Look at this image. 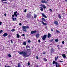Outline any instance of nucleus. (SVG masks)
I'll return each mask as SVG.
<instances>
[{
  "instance_id": "obj_1",
  "label": "nucleus",
  "mask_w": 67,
  "mask_h": 67,
  "mask_svg": "<svg viewBox=\"0 0 67 67\" xmlns=\"http://www.w3.org/2000/svg\"><path fill=\"white\" fill-rule=\"evenodd\" d=\"M18 53H19L20 55H22L24 57H25V56H26L27 55V53L26 52H25L24 51H23L22 52H18Z\"/></svg>"
},
{
  "instance_id": "obj_2",
  "label": "nucleus",
  "mask_w": 67,
  "mask_h": 67,
  "mask_svg": "<svg viewBox=\"0 0 67 67\" xmlns=\"http://www.w3.org/2000/svg\"><path fill=\"white\" fill-rule=\"evenodd\" d=\"M23 30H24V29H29V27L28 26H23L22 27Z\"/></svg>"
},
{
  "instance_id": "obj_3",
  "label": "nucleus",
  "mask_w": 67,
  "mask_h": 67,
  "mask_svg": "<svg viewBox=\"0 0 67 67\" xmlns=\"http://www.w3.org/2000/svg\"><path fill=\"white\" fill-rule=\"evenodd\" d=\"M47 36V35H44L42 37V40H45V39L46 38V37Z\"/></svg>"
},
{
  "instance_id": "obj_4",
  "label": "nucleus",
  "mask_w": 67,
  "mask_h": 67,
  "mask_svg": "<svg viewBox=\"0 0 67 67\" xmlns=\"http://www.w3.org/2000/svg\"><path fill=\"white\" fill-rule=\"evenodd\" d=\"M41 2L42 3H48L46 1H45V0H42L41 1Z\"/></svg>"
},
{
  "instance_id": "obj_5",
  "label": "nucleus",
  "mask_w": 67,
  "mask_h": 67,
  "mask_svg": "<svg viewBox=\"0 0 67 67\" xmlns=\"http://www.w3.org/2000/svg\"><path fill=\"white\" fill-rule=\"evenodd\" d=\"M7 36H8V34L7 33H5L3 35V36H4V37H5Z\"/></svg>"
},
{
  "instance_id": "obj_6",
  "label": "nucleus",
  "mask_w": 67,
  "mask_h": 67,
  "mask_svg": "<svg viewBox=\"0 0 67 67\" xmlns=\"http://www.w3.org/2000/svg\"><path fill=\"white\" fill-rule=\"evenodd\" d=\"M17 12H18L16 11L14 13V15H15V16L16 17L17 16H18V15L16 14L17 13Z\"/></svg>"
},
{
  "instance_id": "obj_7",
  "label": "nucleus",
  "mask_w": 67,
  "mask_h": 67,
  "mask_svg": "<svg viewBox=\"0 0 67 67\" xmlns=\"http://www.w3.org/2000/svg\"><path fill=\"white\" fill-rule=\"evenodd\" d=\"M54 24L55 25H58V22L57 21H55L54 22Z\"/></svg>"
},
{
  "instance_id": "obj_8",
  "label": "nucleus",
  "mask_w": 67,
  "mask_h": 67,
  "mask_svg": "<svg viewBox=\"0 0 67 67\" xmlns=\"http://www.w3.org/2000/svg\"><path fill=\"white\" fill-rule=\"evenodd\" d=\"M62 56L64 58H66V55H65V54H63L62 55Z\"/></svg>"
},
{
  "instance_id": "obj_9",
  "label": "nucleus",
  "mask_w": 67,
  "mask_h": 67,
  "mask_svg": "<svg viewBox=\"0 0 67 67\" xmlns=\"http://www.w3.org/2000/svg\"><path fill=\"white\" fill-rule=\"evenodd\" d=\"M35 35L36 36V37H37V38H38V37L40 36V34H38L36 35Z\"/></svg>"
},
{
  "instance_id": "obj_10",
  "label": "nucleus",
  "mask_w": 67,
  "mask_h": 67,
  "mask_svg": "<svg viewBox=\"0 0 67 67\" xmlns=\"http://www.w3.org/2000/svg\"><path fill=\"white\" fill-rule=\"evenodd\" d=\"M51 34H48V38H49V37H51Z\"/></svg>"
},
{
  "instance_id": "obj_11",
  "label": "nucleus",
  "mask_w": 67,
  "mask_h": 67,
  "mask_svg": "<svg viewBox=\"0 0 67 67\" xmlns=\"http://www.w3.org/2000/svg\"><path fill=\"white\" fill-rule=\"evenodd\" d=\"M41 22L43 25H47V24H46V23H44L43 21H42Z\"/></svg>"
},
{
  "instance_id": "obj_12",
  "label": "nucleus",
  "mask_w": 67,
  "mask_h": 67,
  "mask_svg": "<svg viewBox=\"0 0 67 67\" xmlns=\"http://www.w3.org/2000/svg\"><path fill=\"white\" fill-rule=\"evenodd\" d=\"M57 63V62H55V61H54L53 63V64H55V65H56Z\"/></svg>"
},
{
  "instance_id": "obj_13",
  "label": "nucleus",
  "mask_w": 67,
  "mask_h": 67,
  "mask_svg": "<svg viewBox=\"0 0 67 67\" xmlns=\"http://www.w3.org/2000/svg\"><path fill=\"white\" fill-rule=\"evenodd\" d=\"M42 15L43 16V17H46V16L45 14H44L43 13L42 14Z\"/></svg>"
},
{
  "instance_id": "obj_14",
  "label": "nucleus",
  "mask_w": 67,
  "mask_h": 67,
  "mask_svg": "<svg viewBox=\"0 0 67 67\" xmlns=\"http://www.w3.org/2000/svg\"><path fill=\"white\" fill-rule=\"evenodd\" d=\"M12 18L13 19V21H15V20H16V18H14L13 17H12Z\"/></svg>"
},
{
  "instance_id": "obj_15",
  "label": "nucleus",
  "mask_w": 67,
  "mask_h": 67,
  "mask_svg": "<svg viewBox=\"0 0 67 67\" xmlns=\"http://www.w3.org/2000/svg\"><path fill=\"white\" fill-rule=\"evenodd\" d=\"M55 60H57V59L58 58V56H57V58L56 57H55Z\"/></svg>"
},
{
  "instance_id": "obj_16",
  "label": "nucleus",
  "mask_w": 67,
  "mask_h": 67,
  "mask_svg": "<svg viewBox=\"0 0 67 67\" xmlns=\"http://www.w3.org/2000/svg\"><path fill=\"white\" fill-rule=\"evenodd\" d=\"M23 30V32H26V29H24Z\"/></svg>"
},
{
  "instance_id": "obj_17",
  "label": "nucleus",
  "mask_w": 67,
  "mask_h": 67,
  "mask_svg": "<svg viewBox=\"0 0 67 67\" xmlns=\"http://www.w3.org/2000/svg\"><path fill=\"white\" fill-rule=\"evenodd\" d=\"M59 66V64L57 63L56 67H58V66Z\"/></svg>"
},
{
  "instance_id": "obj_18",
  "label": "nucleus",
  "mask_w": 67,
  "mask_h": 67,
  "mask_svg": "<svg viewBox=\"0 0 67 67\" xmlns=\"http://www.w3.org/2000/svg\"><path fill=\"white\" fill-rule=\"evenodd\" d=\"M21 67V64L20 63H19L18 65V67Z\"/></svg>"
},
{
  "instance_id": "obj_19",
  "label": "nucleus",
  "mask_w": 67,
  "mask_h": 67,
  "mask_svg": "<svg viewBox=\"0 0 67 67\" xmlns=\"http://www.w3.org/2000/svg\"><path fill=\"white\" fill-rule=\"evenodd\" d=\"M17 36L18 38H20V35H19V34H17Z\"/></svg>"
},
{
  "instance_id": "obj_20",
  "label": "nucleus",
  "mask_w": 67,
  "mask_h": 67,
  "mask_svg": "<svg viewBox=\"0 0 67 67\" xmlns=\"http://www.w3.org/2000/svg\"><path fill=\"white\" fill-rule=\"evenodd\" d=\"M40 10H41V11H43V8H42V7H40Z\"/></svg>"
},
{
  "instance_id": "obj_21",
  "label": "nucleus",
  "mask_w": 67,
  "mask_h": 67,
  "mask_svg": "<svg viewBox=\"0 0 67 67\" xmlns=\"http://www.w3.org/2000/svg\"><path fill=\"white\" fill-rule=\"evenodd\" d=\"M8 56H9V57H12V56H11V54H8Z\"/></svg>"
},
{
  "instance_id": "obj_22",
  "label": "nucleus",
  "mask_w": 67,
  "mask_h": 67,
  "mask_svg": "<svg viewBox=\"0 0 67 67\" xmlns=\"http://www.w3.org/2000/svg\"><path fill=\"white\" fill-rule=\"evenodd\" d=\"M2 2L3 3H7H7H7V2H3V1H2Z\"/></svg>"
},
{
  "instance_id": "obj_23",
  "label": "nucleus",
  "mask_w": 67,
  "mask_h": 67,
  "mask_svg": "<svg viewBox=\"0 0 67 67\" xmlns=\"http://www.w3.org/2000/svg\"><path fill=\"white\" fill-rule=\"evenodd\" d=\"M23 44L24 45H26V42H24L23 43Z\"/></svg>"
},
{
  "instance_id": "obj_24",
  "label": "nucleus",
  "mask_w": 67,
  "mask_h": 67,
  "mask_svg": "<svg viewBox=\"0 0 67 67\" xmlns=\"http://www.w3.org/2000/svg\"><path fill=\"white\" fill-rule=\"evenodd\" d=\"M43 7L44 9H46V7L45 6V5H43Z\"/></svg>"
},
{
  "instance_id": "obj_25",
  "label": "nucleus",
  "mask_w": 67,
  "mask_h": 67,
  "mask_svg": "<svg viewBox=\"0 0 67 67\" xmlns=\"http://www.w3.org/2000/svg\"><path fill=\"white\" fill-rule=\"evenodd\" d=\"M36 32H37V31H36V30L33 31L34 33H35Z\"/></svg>"
},
{
  "instance_id": "obj_26",
  "label": "nucleus",
  "mask_w": 67,
  "mask_h": 67,
  "mask_svg": "<svg viewBox=\"0 0 67 67\" xmlns=\"http://www.w3.org/2000/svg\"><path fill=\"white\" fill-rule=\"evenodd\" d=\"M55 41L56 42H58V40L57 39H55Z\"/></svg>"
},
{
  "instance_id": "obj_27",
  "label": "nucleus",
  "mask_w": 67,
  "mask_h": 67,
  "mask_svg": "<svg viewBox=\"0 0 67 67\" xmlns=\"http://www.w3.org/2000/svg\"><path fill=\"white\" fill-rule=\"evenodd\" d=\"M60 15H61L60 14H58V17H61V16H60Z\"/></svg>"
},
{
  "instance_id": "obj_28",
  "label": "nucleus",
  "mask_w": 67,
  "mask_h": 67,
  "mask_svg": "<svg viewBox=\"0 0 67 67\" xmlns=\"http://www.w3.org/2000/svg\"><path fill=\"white\" fill-rule=\"evenodd\" d=\"M44 61H46V62L47 61V59H46L44 58Z\"/></svg>"
},
{
  "instance_id": "obj_29",
  "label": "nucleus",
  "mask_w": 67,
  "mask_h": 67,
  "mask_svg": "<svg viewBox=\"0 0 67 67\" xmlns=\"http://www.w3.org/2000/svg\"><path fill=\"white\" fill-rule=\"evenodd\" d=\"M11 31H12V32L15 31V29H12L11 30Z\"/></svg>"
},
{
  "instance_id": "obj_30",
  "label": "nucleus",
  "mask_w": 67,
  "mask_h": 67,
  "mask_svg": "<svg viewBox=\"0 0 67 67\" xmlns=\"http://www.w3.org/2000/svg\"><path fill=\"white\" fill-rule=\"evenodd\" d=\"M36 58L37 59H38V57L37 56H36Z\"/></svg>"
},
{
  "instance_id": "obj_31",
  "label": "nucleus",
  "mask_w": 67,
  "mask_h": 67,
  "mask_svg": "<svg viewBox=\"0 0 67 67\" xmlns=\"http://www.w3.org/2000/svg\"><path fill=\"white\" fill-rule=\"evenodd\" d=\"M21 36H25V35L24 34H23L21 35Z\"/></svg>"
},
{
  "instance_id": "obj_32",
  "label": "nucleus",
  "mask_w": 67,
  "mask_h": 67,
  "mask_svg": "<svg viewBox=\"0 0 67 67\" xmlns=\"http://www.w3.org/2000/svg\"><path fill=\"white\" fill-rule=\"evenodd\" d=\"M31 34H34V33L33 32V31H31Z\"/></svg>"
},
{
  "instance_id": "obj_33",
  "label": "nucleus",
  "mask_w": 67,
  "mask_h": 67,
  "mask_svg": "<svg viewBox=\"0 0 67 67\" xmlns=\"http://www.w3.org/2000/svg\"><path fill=\"white\" fill-rule=\"evenodd\" d=\"M5 67H11L10 66H7L5 65Z\"/></svg>"
},
{
  "instance_id": "obj_34",
  "label": "nucleus",
  "mask_w": 67,
  "mask_h": 67,
  "mask_svg": "<svg viewBox=\"0 0 67 67\" xmlns=\"http://www.w3.org/2000/svg\"><path fill=\"white\" fill-rule=\"evenodd\" d=\"M3 32V31L2 30H1L0 31V33H1Z\"/></svg>"
},
{
  "instance_id": "obj_35",
  "label": "nucleus",
  "mask_w": 67,
  "mask_h": 67,
  "mask_svg": "<svg viewBox=\"0 0 67 67\" xmlns=\"http://www.w3.org/2000/svg\"><path fill=\"white\" fill-rule=\"evenodd\" d=\"M8 0H1L2 1H6Z\"/></svg>"
},
{
  "instance_id": "obj_36",
  "label": "nucleus",
  "mask_w": 67,
  "mask_h": 67,
  "mask_svg": "<svg viewBox=\"0 0 67 67\" xmlns=\"http://www.w3.org/2000/svg\"><path fill=\"white\" fill-rule=\"evenodd\" d=\"M54 51V49H53L51 48V52H52V51Z\"/></svg>"
},
{
  "instance_id": "obj_37",
  "label": "nucleus",
  "mask_w": 67,
  "mask_h": 67,
  "mask_svg": "<svg viewBox=\"0 0 67 67\" xmlns=\"http://www.w3.org/2000/svg\"><path fill=\"white\" fill-rule=\"evenodd\" d=\"M59 62H60V63H63V62H64V61H62L60 60Z\"/></svg>"
},
{
  "instance_id": "obj_38",
  "label": "nucleus",
  "mask_w": 67,
  "mask_h": 67,
  "mask_svg": "<svg viewBox=\"0 0 67 67\" xmlns=\"http://www.w3.org/2000/svg\"><path fill=\"white\" fill-rule=\"evenodd\" d=\"M37 16V15H36V14H35L34 15V17H36Z\"/></svg>"
},
{
  "instance_id": "obj_39",
  "label": "nucleus",
  "mask_w": 67,
  "mask_h": 67,
  "mask_svg": "<svg viewBox=\"0 0 67 67\" xmlns=\"http://www.w3.org/2000/svg\"><path fill=\"white\" fill-rule=\"evenodd\" d=\"M42 20L43 21H45V19L44 18H42Z\"/></svg>"
},
{
  "instance_id": "obj_40",
  "label": "nucleus",
  "mask_w": 67,
  "mask_h": 67,
  "mask_svg": "<svg viewBox=\"0 0 67 67\" xmlns=\"http://www.w3.org/2000/svg\"><path fill=\"white\" fill-rule=\"evenodd\" d=\"M62 43L63 44H64V41H63L62 42Z\"/></svg>"
},
{
  "instance_id": "obj_41",
  "label": "nucleus",
  "mask_w": 67,
  "mask_h": 67,
  "mask_svg": "<svg viewBox=\"0 0 67 67\" xmlns=\"http://www.w3.org/2000/svg\"><path fill=\"white\" fill-rule=\"evenodd\" d=\"M10 41L11 43L12 44L13 43V42L12 41V40H11Z\"/></svg>"
},
{
  "instance_id": "obj_42",
  "label": "nucleus",
  "mask_w": 67,
  "mask_h": 67,
  "mask_svg": "<svg viewBox=\"0 0 67 67\" xmlns=\"http://www.w3.org/2000/svg\"><path fill=\"white\" fill-rule=\"evenodd\" d=\"M28 43H30V42H31V41H30V40H29L28 41Z\"/></svg>"
},
{
  "instance_id": "obj_43",
  "label": "nucleus",
  "mask_w": 67,
  "mask_h": 67,
  "mask_svg": "<svg viewBox=\"0 0 67 67\" xmlns=\"http://www.w3.org/2000/svg\"><path fill=\"white\" fill-rule=\"evenodd\" d=\"M43 6V4H41L40 5V7H41V6L42 7Z\"/></svg>"
},
{
  "instance_id": "obj_44",
  "label": "nucleus",
  "mask_w": 67,
  "mask_h": 67,
  "mask_svg": "<svg viewBox=\"0 0 67 67\" xmlns=\"http://www.w3.org/2000/svg\"><path fill=\"white\" fill-rule=\"evenodd\" d=\"M56 31L58 33H59V31L57 30Z\"/></svg>"
},
{
  "instance_id": "obj_45",
  "label": "nucleus",
  "mask_w": 67,
  "mask_h": 67,
  "mask_svg": "<svg viewBox=\"0 0 67 67\" xmlns=\"http://www.w3.org/2000/svg\"><path fill=\"white\" fill-rule=\"evenodd\" d=\"M24 12H26V9H25V10H24Z\"/></svg>"
},
{
  "instance_id": "obj_46",
  "label": "nucleus",
  "mask_w": 67,
  "mask_h": 67,
  "mask_svg": "<svg viewBox=\"0 0 67 67\" xmlns=\"http://www.w3.org/2000/svg\"><path fill=\"white\" fill-rule=\"evenodd\" d=\"M2 24V22H1L0 21V25H1Z\"/></svg>"
},
{
  "instance_id": "obj_47",
  "label": "nucleus",
  "mask_w": 67,
  "mask_h": 67,
  "mask_svg": "<svg viewBox=\"0 0 67 67\" xmlns=\"http://www.w3.org/2000/svg\"><path fill=\"white\" fill-rule=\"evenodd\" d=\"M28 65H29V66L30 65V62H28Z\"/></svg>"
},
{
  "instance_id": "obj_48",
  "label": "nucleus",
  "mask_w": 67,
  "mask_h": 67,
  "mask_svg": "<svg viewBox=\"0 0 67 67\" xmlns=\"http://www.w3.org/2000/svg\"><path fill=\"white\" fill-rule=\"evenodd\" d=\"M43 54H46V52H43Z\"/></svg>"
},
{
  "instance_id": "obj_49",
  "label": "nucleus",
  "mask_w": 67,
  "mask_h": 67,
  "mask_svg": "<svg viewBox=\"0 0 67 67\" xmlns=\"http://www.w3.org/2000/svg\"><path fill=\"white\" fill-rule=\"evenodd\" d=\"M4 15L5 16H6V15H7V14H6L5 13L4 14Z\"/></svg>"
},
{
  "instance_id": "obj_50",
  "label": "nucleus",
  "mask_w": 67,
  "mask_h": 67,
  "mask_svg": "<svg viewBox=\"0 0 67 67\" xmlns=\"http://www.w3.org/2000/svg\"><path fill=\"white\" fill-rule=\"evenodd\" d=\"M50 10V11H51V12H52V10L51 9H49Z\"/></svg>"
},
{
  "instance_id": "obj_51",
  "label": "nucleus",
  "mask_w": 67,
  "mask_h": 67,
  "mask_svg": "<svg viewBox=\"0 0 67 67\" xmlns=\"http://www.w3.org/2000/svg\"><path fill=\"white\" fill-rule=\"evenodd\" d=\"M12 16L13 17H14V15L13 14V15H12Z\"/></svg>"
},
{
  "instance_id": "obj_52",
  "label": "nucleus",
  "mask_w": 67,
  "mask_h": 67,
  "mask_svg": "<svg viewBox=\"0 0 67 67\" xmlns=\"http://www.w3.org/2000/svg\"><path fill=\"white\" fill-rule=\"evenodd\" d=\"M38 41V42H39V43H40V42H41V41H40V40H39Z\"/></svg>"
},
{
  "instance_id": "obj_53",
  "label": "nucleus",
  "mask_w": 67,
  "mask_h": 67,
  "mask_svg": "<svg viewBox=\"0 0 67 67\" xmlns=\"http://www.w3.org/2000/svg\"><path fill=\"white\" fill-rule=\"evenodd\" d=\"M19 25H22V24H21V23H19Z\"/></svg>"
},
{
  "instance_id": "obj_54",
  "label": "nucleus",
  "mask_w": 67,
  "mask_h": 67,
  "mask_svg": "<svg viewBox=\"0 0 67 67\" xmlns=\"http://www.w3.org/2000/svg\"><path fill=\"white\" fill-rule=\"evenodd\" d=\"M62 14H63V15H64V14H65V13H62Z\"/></svg>"
},
{
  "instance_id": "obj_55",
  "label": "nucleus",
  "mask_w": 67,
  "mask_h": 67,
  "mask_svg": "<svg viewBox=\"0 0 67 67\" xmlns=\"http://www.w3.org/2000/svg\"><path fill=\"white\" fill-rule=\"evenodd\" d=\"M59 19H61V17H59Z\"/></svg>"
},
{
  "instance_id": "obj_56",
  "label": "nucleus",
  "mask_w": 67,
  "mask_h": 67,
  "mask_svg": "<svg viewBox=\"0 0 67 67\" xmlns=\"http://www.w3.org/2000/svg\"><path fill=\"white\" fill-rule=\"evenodd\" d=\"M51 30L52 31H53V29H51Z\"/></svg>"
},
{
  "instance_id": "obj_57",
  "label": "nucleus",
  "mask_w": 67,
  "mask_h": 67,
  "mask_svg": "<svg viewBox=\"0 0 67 67\" xmlns=\"http://www.w3.org/2000/svg\"><path fill=\"white\" fill-rule=\"evenodd\" d=\"M26 48L27 49V47H26Z\"/></svg>"
},
{
  "instance_id": "obj_58",
  "label": "nucleus",
  "mask_w": 67,
  "mask_h": 67,
  "mask_svg": "<svg viewBox=\"0 0 67 67\" xmlns=\"http://www.w3.org/2000/svg\"><path fill=\"white\" fill-rule=\"evenodd\" d=\"M66 1V2H67V0H65Z\"/></svg>"
},
{
  "instance_id": "obj_59",
  "label": "nucleus",
  "mask_w": 67,
  "mask_h": 67,
  "mask_svg": "<svg viewBox=\"0 0 67 67\" xmlns=\"http://www.w3.org/2000/svg\"><path fill=\"white\" fill-rule=\"evenodd\" d=\"M57 10H58L57 9H56V11H57Z\"/></svg>"
},
{
  "instance_id": "obj_60",
  "label": "nucleus",
  "mask_w": 67,
  "mask_h": 67,
  "mask_svg": "<svg viewBox=\"0 0 67 67\" xmlns=\"http://www.w3.org/2000/svg\"><path fill=\"white\" fill-rule=\"evenodd\" d=\"M34 18H36V17H34Z\"/></svg>"
},
{
  "instance_id": "obj_61",
  "label": "nucleus",
  "mask_w": 67,
  "mask_h": 67,
  "mask_svg": "<svg viewBox=\"0 0 67 67\" xmlns=\"http://www.w3.org/2000/svg\"><path fill=\"white\" fill-rule=\"evenodd\" d=\"M59 46H57V47H58Z\"/></svg>"
},
{
  "instance_id": "obj_62",
  "label": "nucleus",
  "mask_w": 67,
  "mask_h": 67,
  "mask_svg": "<svg viewBox=\"0 0 67 67\" xmlns=\"http://www.w3.org/2000/svg\"><path fill=\"white\" fill-rule=\"evenodd\" d=\"M47 1H49V0H47Z\"/></svg>"
},
{
  "instance_id": "obj_63",
  "label": "nucleus",
  "mask_w": 67,
  "mask_h": 67,
  "mask_svg": "<svg viewBox=\"0 0 67 67\" xmlns=\"http://www.w3.org/2000/svg\"><path fill=\"white\" fill-rule=\"evenodd\" d=\"M45 18H47V17H45Z\"/></svg>"
},
{
  "instance_id": "obj_64",
  "label": "nucleus",
  "mask_w": 67,
  "mask_h": 67,
  "mask_svg": "<svg viewBox=\"0 0 67 67\" xmlns=\"http://www.w3.org/2000/svg\"><path fill=\"white\" fill-rule=\"evenodd\" d=\"M36 67H38V66H37Z\"/></svg>"
}]
</instances>
